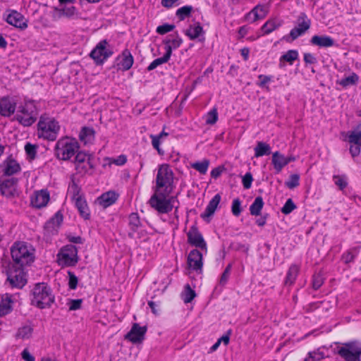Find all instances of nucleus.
I'll return each instance as SVG.
<instances>
[{
  "label": "nucleus",
  "instance_id": "1",
  "mask_svg": "<svg viewBox=\"0 0 361 361\" xmlns=\"http://www.w3.org/2000/svg\"><path fill=\"white\" fill-rule=\"evenodd\" d=\"M174 173L169 164L159 165L155 178V185L153 188L154 194L150 197L149 203L159 214H167L175 207V217L170 222L175 224L178 221V207L174 206L176 201L171 193L176 188Z\"/></svg>",
  "mask_w": 361,
  "mask_h": 361
},
{
  "label": "nucleus",
  "instance_id": "2",
  "mask_svg": "<svg viewBox=\"0 0 361 361\" xmlns=\"http://www.w3.org/2000/svg\"><path fill=\"white\" fill-rule=\"evenodd\" d=\"M128 235L130 238L141 242L148 240L153 234L154 229L149 222L140 217L137 213L133 212L128 217Z\"/></svg>",
  "mask_w": 361,
  "mask_h": 361
},
{
  "label": "nucleus",
  "instance_id": "3",
  "mask_svg": "<svg viewBox=\"0 0 361 361\" xmlns=\"http://www.w3.org/2000/svg\"><path fill=\"white\" fill-rule=\"evenodd\" d=\"M11 255L16 265L24 267L30 265L35 261V250L27 242L17 241L11 247Z\"/></svg>",
  "mask_w": 361,
  "mask_h": 361
},
{
  "label": "nucleus",
  "instance_id": "4",
  "mask_svg": "<svg viewBox=\"0 0 361 361\" xmlns=\"http://www.w3.org/2000/svg\"><path fill=\"white\" fill-rule=\"evenodd\" d=\"M31 304L37 308L50 307L55 301V296L49 286L46 283H37L30 292Z\"/></svg>",
  "mask_w": 361,
  "mask_h": 361
},
{
  "label": "nucleus",
  "instance_id": "5",
  "mask_svg": "<svg viewBox=\"0 0 361 361\" xmlns=\"http://www.w3.org/2000/svg\"><path fill=\"white\" fill-rule=\"evenodd\" d=\"M79 148V143L75 138L63 137L56 143L55 155L60 160L68 161L76 155Z\"/></svg>",
  "mask_w": 361,
  "mask_h": 361
},
{
  "label": "nucleus",
  "instance_id": "6",
  "mask_svg": "<svg viewBox=\"0 0 361 361\" xmlns=\"http://www.w3.org/2000/svg\"><path fill=\"white\" fill-rule=\"evenodd\" d=\"M37 126V133L39 137L51 141L56 139L60 130V126L54 118L44 114L40 117Z\"/></svg>",
  "mask_w": 361,
  "mask_h": 361
},
{
  "label": "nucleus",
  "instance_id": "7",
  "mask_svg": "<svg viewBox=\"0 0 361 361\" xmlns=\"http://www.w3.org/2000/svg\"><path fill=\"white\" fill-rule=\"evenodd\" d=\"M78 249L73 245H67L61 248L57 254V262L61 267H73L78 262Z\"/></svg>",
  "mask_w": 361,
  "mask_h": 361
},
{
  "label": "nucleus",
  "instance_id": "8",
  "mask_svg": "<svg viewBox=\"0 0 361 361\" xmlns=\"http://www.w3.org/2000/svg\"><path fill=\"white\" fill-rule=\"evenodd\" d=\"M75 170L80 173H86L95 166L94 157L85 152H78L74 159Z\"/></svg>",
  "mask_w": 361,
  "mask_h": 361
},
{
  "label": "nucleus",
  "instance_id": "9",
  "mask_svg": "<svg viewBox=\"0 0 361 361\" xmlns=\"http://www.w3.org/2000/svg\"><path fill=\"white\" fill-rule=\"evenodd\" d=\"M343 140L350 143V153L353 157H355L360 154L361 147V130L356 128L348 132L341 133Z\"/></svg>",
  "mask_w": 361,
  "mask_h": 361
},
{
  "label": "nucleus",
  "instance_id": "10",
  "mask_svg": "<svg viewBox=\"0 0 361 361\" xmlns=\"http://www.w3.org/2000/svg\"><path fill=\"white\" fill-rule=\"evenodd\" d=\"M338 353L345 361H359L361 345L355 342L346 343L338 348Z\"/></svg>",
  "mask_w": 361,
  "mask_h": 361
},
{
  "label": "nucleus",
  "instance_id": "11",
  "mask_svg": "<svg viewBox=\"0 0 361 361\" xmlns=\"http://www.w3.org/2000/svg\"><path fill=\"white\" fill-rule=\"evenodd\" d=\"M113 54L106 39L100 41L90 53V57L97 64H102Z\"/></svg>",
  "mask_w": 361,
  "mask_h": 361
},
{
  "label": "nucleus",
  "instance_id": "12",
  "mask_svg": "<svg viewBox=\"0 0 361 361\" xmlns=\"http://www.w3.org/2000/svg\"><path fill=\"white\" fill-rule=\"evenodd\" d=\"M71 190H73L72 199L80 216L84 219H89L90 211L85 197L80 193L79 188L76 185H73Z\"/></svg>",
  "mask_w": 361,
  "mask_h": 361
},
{
  "label": "nucleus",
  "instance_id": "13",
  "mask_svg": "<svg viewBox=\"0 0 361 361\" xmlns=\"http://www.w3.org/2000/svg\"><path fill=\"white\" fill-rule=\"evenodd\" d=\"M187 263L189 274L193 271L197 274H201L203 266V254L196 249L191 250L188 256Z\"/></svg>",
  "mask_w": 361,
  "mask_h": 361
},
{
  "label": "nucleus",
  "instance_id": "14",
  "mask_svg": "<svg viewBox=\"0 0 361 361\" xmlns=\"http://www.w3.org/2000/svg\"><path fill=\"white\" fill-rule=\"evenodd\" d=\"M311 25V21L305 13H301L298 18V25L293 28L290 32V37L292 40L296 39L300 36L305 33Z\"/></svg>",
  "mask_w": 361,
  "mask_h": 361
},
{
  "label": "nucleus",
  "instance_id": "15",
  "mask_svg": "<svg viewBox=\"0 0 361 361\" xmlns=\"http://www.w3.org/2000/svg\"><path fill=\"white\" fill-rule=\"evenodd\" d=\"M50 200V194L47 189L36 190L30 196V204L32 207L42 209L47 206Z\"/></svg>",
  "mask_w": 361,
  "mask_h": 361
},
{
  "label": "nucleus",
  "instance_id": "16",
  "mask_svg": "<svg viewBox=\"0 0 361 361\" xmlns=\"http://www.w3.org/2000/svg\"><path fill=\"white\" fill-rule=\"evenodd\" d=\"M187 237L189 244L207 252V243L196 226L190 228Z\"/></svg>",
  "mask_w": 361,
  "mask_h": 361
},
{
  "label": "nucleus",
  "instance_id": "17",
  "mask_svg": "<svg viewBox=\"0 0 361 361\" xmlns=\"http://www.w3.org/2000/svg\"><path fill=\"white\" fill-rule=\"evenodd\" d=\"M7 281L12 287L22 288L27 283V279L23 267L10 270L8 272Z\"/></svg>",
  "mask_w": 361,
  "mask_h": 361
},
{
  "label": "nucleus",
  "instance_id": "18",
  "mask_svg": "<svg viewBox=\"0 0 361 361\" xmlns=\"http://www.w3.org/2000/svg\"><path fill=\"white\" fill-rule=\"evenodd\" d=\"M146 332V326H141L137 323H134L125 338L135 344L140 343L144 341Z\"/></svg>",
  "mask_w": 361,
  "mask_h": 361
},
{
  "label": "nucleus",
  "instance_id": "19",
  "mask_svg": "<svg viewBox=\"0 0 361 361\" xmlns=\"http://www.w3.org/2000/svg\"><path fill=\"white\" fill-rule=\"evenodd\" d=\"M134 63V58L130 50L125 49L116 58V66L118 70L127 71Z\"/></svg>",
  "mask_w": 361,
  "mask_h": 361
},
{
  "label": "nucleus",
  "instance_id": "20",
  "mask_svg": "<svg viewBox=\"0 0 361 361\" xmlns=\"http://www.w3.org/2000/svg\"><path fill=\"white\" fill-rule=\"evenodd\" d=\"M269 11V8L265 5L258 4L245 16V20L249 23L264 19Z\"/></svg>",
  "mask_w": 361,
  "mask_h": 361
},
{
  "label": "nucleus",
  "instance_id": "21",
  "mask_svg": "<svg viewBox=\"0 0 361 361\" xmlns=\"http://www.w3.org/2000/svg\"><path fill=\"white\" fill-rule=\"evenodd\" d=\"M0 192L6 197H13L18 195L17 180L11 178L6 179L0 184Z\"/></svg>",
  "mask_w": 361,
  "mask_h": 361
},
{
  "label": "nucleus",
  "instance_id": "22",
  "mask_svg": "<svg viewBox=\"0 0 361 361\" xmlns=\"http://www.w3.org/2000/svg\"><path fill=\"white\" fill-rule=\"evenodd\" d=\"M6 21L18 28L24 30L27 27V20L25 17L19 12L16 11H11L6 18Z\"/></svg>",
  "mask_w": 361,
  "mask_h": 361
},
{
  "label": "nucleus",
  "instance_id": "23",
  "mask_svg": "<svg viewBox=\"0 0 361 361\" xmlns=\"http://www.w3.org/2000/svg\"><path fill=\"white\" fill-rule=\"evenodd\" d=\"M182 42L183 40L178 34L168 35L163 41L165 53H169V56H171L173 50L178 49Z\"/></svg>",
  "mask_w": 361,
  "mask_h": 361
},
{
  "label": "nucleus",
  "instance_id": "24",
  "mask_svg": "<svg viewBox=\"0 0 361 361\" xmlns=\"http://www.w3.org/2000/svg\"><path fill=\"white\" fill-rule=\"evenodd\" d=\"M16 297L10 294L1 295L0 300V316L8 314L13 310Z\"/></svg>",
  "mask_w": 361,
  "mask_h": 361
},
{
  "label": "nucleus",
  "instance_id": "25",
  "mask_svg": "<svg viewBox=\"0 0 361 361\" xmlns=\"http://www.w3.org/2000/svg\"><path fill=\"white\" fill-rule=\"evenodd\" d=\"M17 102L16 97H3L0 99V113H15Z\"/></svg>",
  "mask_w": 361,
  "mask_h": 361
},
{
  "label": "nucleus",
  "instance_id": "26",
  "mask_svg": "<svg viewBox=\"0 0 361 361\" xmlns=\"http://www.w3.org/2000/svg\"><path fill=\"white\" fill-rule=\"evenodd\" d=\"M312 44L319 47H331L335 45L334 39L328 35H314L310 39Z\"/></svg>",
  "mask_w": 361,
  "mask_h": 361
},
{
  "label": "nucleus",
  "instance_id": "27",
  "mask_svg": "<svg viewBox=\"0 0 361 361\" xmlns=\"http://www.w3.org/2000/svg\"><path fill=\"white\" fill-rule=\"evenodd\" d=\"M79 140L84 145L94 143L95 140V131L90 127H83L79 133Z\"/></svg>",
  "mask_w": 361,
  "mask_h": 361
},
{
  "label": "nucleus",
  "instance_id": "28",
  "mask_svg": "<svg viewBox=\"0 0 361 361\" xmlns=\"http://www.w3.org/2000/svg\"><path fill=\"white\" fill-rule=\"evenodd\" d=\"M220 201V195H215L214 197L209 201L204 212L201 214V217L204 220H209V219L214 214Z\"/></svg>",
  "mask_w": 361,
  "mask_h": 361
},
{
  "label": "nucleus",
  "instance_id": "29",
  "mask_svg": "<svg viewBox=\"0 0 361 361\" xmlns=\"http://www.w3.org/2000/svg\"><path fill=\"white\" fill-rule=\"evenodd\" d=\"M118 194L114 191H108L103 193L100 197H98L97 202L99 204L103 207H107L113 204L118 199Z\"/></svg>",
  "mask_w": 361,
  "mask_h": 361
},
{
  "label": "nucleus",
  "instance_id": "30",
  "mask_svg": "<svg viewBox=\"0 0 361 361\" xmlns=\"http://www.w3.org/2000/svg\"><path fill=\"white\" fill-rule=\"evenodd\" d=\"M169 136V133L163 130L159 135H150L149 137L152 141V147L157 151L159 155H163L164 152L160 147L161 144Z\"/></svg>",
  "mask_w": 361,
  "mask_h": 361
},
{
  "label": "nucleus",
  "instance_id": "31",
  "mask_svg": "<svg viewBox=\"0 0 361 361\" xmlns=\"http://www.w3.org/2000/svg\"><path fill=\"white\" fill-rule=\"evenodd\" d=\"M271 164L276 173H280L282 169L287 165L286 156L279 152H275L272 154Z\"/></svg>",
  "mask_w": 361,
  "mask_h": 361
},
{
  "label": "nucleus",
  "instance_id": "32",
  "mask_svg": "<svg viewBox=\"0 0 361 361\" xmlns=\"http://www.w3.org/2000/svg\"><path fill=\"white\" fill-rule=\"evenodd\" d=\"M300 269V266L295 264H293L290 266L285 279V284L286 286H292L295 283L298 276Z\"/></svg>",
  "mask_w": 361,
  "mask_h": 361
},
{
  "label": "nucleus",
  "instance_id": "33",
  "mask_svg": "<svg viewBox=\"0 0 361 361\" xmlns=\"http://www.w3.org/2000/svg\"><path fill=\"white\" fill-rule=\"evenodd\" d=\"M298 58V51L295 49L288 50L284 54H283L279 59V66L283 67L285 66L284 62H288L290 65H292L296 59Z\"/></svg>",
  "mask_w": 361,
  "mask_h": 361
},
{
  "label": "nucleus",
  "instance_id": "34",
  "mask_svg": "<svg viewBox=\"0 0 361 361\" xmlns=\"http://www.w3.org/2000/svg\"><path fill=\"white\" fill-rule=\"evenodd\" d=\"M282 25V20L274 18L267 20L262 27V30L264 35H267Z\"/></svg>",
  "mask_w": 361,
  "mask_h": 361
},
{
  "label": "nucleus",
  "instance_id": "35",
  "mask_svg": "<svg viewBox=\"0 0 361 361\" xmlns=\"http://www.w3.org/2000/svg\"><path fill=\"white\" fill-rule=\"evenodd\" d=\"M185 33L190 39H195L203 33V28L200 23H196L190 25Z\"/></svg>",
  "mask_w": 361,
  "mask_h": 361
},
{
  "label": "nucleus",
  "instance_id": "36",
  "mask_svg": "<svg viewBox=\"0 0 361 361\" xmlns=\"http://www.w3.org/2000/svg\"><path fill=\"white\" fill-rule=\"evenodd\" d=\"M194 8L190 5H185L179 8L176 11V17L180 20L183 21L186 18L190 17Z\"/></svg>",
  "mask_w": 361,
  "mask_h": 361
},
{
  "label": "nucleus",
  "instance_id": "37",
  "mask_svg": "<svg viewBox=\"0 0 361 361\" xmlns=\"http://www.w3.org/2000/svg\"><path fill=\"white\" fill-rule=\"evenodd\" d=\"M254 150L255 157H260L264 155H269L271 153V147L266 142H258Z\"/></svg>",
  "mask_w": 361,
  "mask_h": 361
},
{
  "label": "nucleus",
  "instance_id": "38",
  "mask_svg": "<svg viewBox=\"0 0 361 361\" xmlns=\"http://www.w3.org/2000/svg\"><path fill=\"white\" fill-rule=\"evenodd\" d=\"M127 161L126 156L121 154L116 158L105 157L103 160V166H111L112 164L123 166Z\"/></svg>",
  "mask_w": 361,
  "mask_h": 361
},
{
  "label": "nucleus",
  "instance_id": "39",
  "mask_svg": "<svg viewBox=\"0 0 361 361\" xmlns=\"http://www.w3.org/2000/svg\"><path fill=\"white\" fill-rule=\"evenodd\" d=\"M4 171L6 175L12 176L20 171V166L16 160L11 159L6 162Z\"/></svg>",
  "mask_w": 361,
  "mask_h": 361
},
{
  "label": "nucleus",
  "instance_id": "40",
  "mask_svg": "<svg viewBox=\"0 0 361 361\" xmlns=\"http://www.w3.org/2000/svg\"><path fill=\"white\" fill-rule=\"evenodd\" d=\"M63 221V216L59 212H57L47 224L46 228L47 230L51 229L53 231H57Z\"/></svg>",
  "mask_w": 361,
  "mask_h": 361
},
{
  "label": "nucleus",
  "instance_id": "41",
  "mask_svg": "<svg viewBox=\"0 0 361 361\" xmlns=\"http://www.w3.org/2000/svg\"><path fill=\"white\" fill-rule=\"evenodd\" d=\"M263 206L264 202L262 198L261 197H256L250 207V214L253 216L259 215Z\"/></svg>",
  "mask_w": 361,
  "mask_h": 361
},
{
  "label": "nucleus",
  "instance_id": "42",
  "mask_svg": "<svg viewBox=\"0 0 361 361\" xmlns=\"http://www.w3.org/2000/svg\"><path fill=\"white\" fill-rule=\"evenodd\" d=\"M59 13V16H65L68 18H74L78 16V11L75 6H64L61 8L56 9Z\"/></svg>",
  "mask_w": 361,
  "mask_h": 361
},
{
  "label": "nucleus",
  "instance_id": "43",
  "mask_svg": "<svg viewBox=\"0 0 361 361\" xmlns=\"http://www.w3.org/2000/svg\"><path fill=\"white\" fill-rule=\"evenodd\" d=\"M16 119L23 126H30L35 123L37 118L32 114H16Z\"/></svg>",
  "mask_w": 361,
  "mask_h": 361
},
{
  "label": "nucleus",
  "instance_id": "44",
  "mask_svg": "<svg viewBox=\"0 0 361 361\" xmlns=\"http://www.w3.org/2000/svg\"><path fill=\"white\" fill-rule=\"evenodd\" d=\"M209 166V161L207 159L202 161H197L191 164V167L197 171L201 174H205Z\"/></svg>",
  "mask_w": 361,
  "mask_h": 361
},
{
  "label": "nucleus",
  "instance_id": "45",
  "mask_svg": "<svg viewBox=\"0 0 361 361\" xmlns=\"http://www.w3.org/2000/svg\"><path fill=\"white\" fill-rule=\"evenodd\" d=\"M171 59V56H169V53L166 54V53L162 57L157 58L154 59L148 66H147V71H151L154 69H155L157 67H158L160 65H162L164 63H167L169 59Z\"/></svg>",
  "mask_w": 361,
  "mask_h": 361
},
{
  "label": "nucleus",
  "instance_id": "46",
  "mask_svg": "<svg viewBox=\"0 0 361 361\" xmlns=\"http://www.w3.org/2000/svg\"><path fill=\"white\" fill-rule=\"evenodd\" d=\"M358 80L359 76L356 73H353L350 75L341 79L340 81V85L344 87H346L348 86L355 85Z\"/></svg>",
  "mask_w": 361,
  "mask_h": 361
},
{
  "label": "nucleus",
  "instance_id": "47",
  "mask_svg": "<svg viewBox=\"0 0 361 361\" xmlns=\"http://www.w3.org/2000/svg\"><path fill=\"white\" fill-rule=\"evenodd\" d=\"M333 180L340 190H344L348 185V178L345 175H334Z\"/></svg>",
  "mask_w": 361,
  "mask_h": 361
},
{
  "label": "nucleus",
  "instance_id": "48",
  "mask_svg": "<svg viewBox=\"0 0 361 361\" xmlns=\"http://www.w3.org/2000/svg\"><path fill=\"white\" fill-rule=\"evenodd\" d=\"M196 296L195 290H193L188 284L185 286L184 291L182 293V298L185 303L190 302Z\"/></svg>",
  "mask_w": 361,
  "mask_h": 361
},
{
  "label": "nucleus",
  "instance_id": "49",
  "mask_svg": "<svg viewBox=\"0 0 361 361\" xmlns=\"http://www.w3.org/2000/svg\"><path fill=\"white\" fill-rule=\"evenodd\" d=\"M32 334V327L29 325H26L18 329L16 336L22 339H27L31 336Z\"/></svg>",
  "mask_w": 361,
  "mask_h": 361
},
{
  "label": "nucleus",
  "instance_id": "50",
  "mask_svg": "<svg viewBox=\"0 0 361 361\" xmlns=\"http://www.w3.org/2000/svg\"><path fill=\"white\" fill-rule=\"evenodd\" d=\"M82 302V299H68L66 305L69 311H75L81 309Z\"/></svg>",
  "mask_w": 361,
  "mask_h": 361
},
{
  "label": "nucleus",
  "instance_id": "51",
  "mask_svg": "<svg viewBox=\"0 0 361 361\" xmlns=\"http://www.w3.org/2000/svg\"><path fill=\"white\" fill-rule=\"evenodd\" d=\"M37 146L36 145H32L30 142L26 143L25 145V151L27 154V159L30 160H33L37 154Z\"/></svg>",
  "mask_w": 361,
  "mask_h": 361
},
{
  "label": "nucleus",
  "instance_id": "52",
  "mask_svg": "<svg viewBox=\"0 0 361 361\" xmlns=\"http://www.w3.org/2000/svg\"><path fill=\"white\" fill-rule=\"evenodd\" d=\"M358 253V250L357 248H353L343 253L342 255V259L345 263L348 264L353 262L355 257Z\"/></svg>",
  "mask_w": 361,
  "mask_h": 361
},
{
  "label": "nucleus",
  "instance_id": "53",
  "mask_svg": "<svg viewBox=\"0 0 361 361\" xmlns=\"http://www.w3.org/2000/svg\"><path fill=\"white\" fill-rule=\"evenodd\" d=\"M38 109L36 106V103L35 101H26L25 103V106L21 111V113H35L37 111Z\"/></svg>",
  "mask_w": 361,
  "mask_h": 361
},
{
  "label": "nucleus",
  "instance_id": "54",
  "mask_svg": "<svg viewBox=\"0 0 361 361\" xmlns=\"http://www.w3.org/2000/svg\"><path fill=\"white\" fill-rule=\"evenodd\" d=\"M300 177L298 174H293L290 176L289 180L286 183V186L293 189L299 185Z\"/></svg>",
  "mask_w": 361,
  "mask_h": 361
},
{
  "label": "nucleus",
  "instance_id": "55",
  "mask_svg": "<svg viewBox=\"0 0 361 361\" xmlns=\"http://www.w3.org/2000/svg\"><path fill=\"white\" fill-rule=\"evenodd\" d=\"M295 205L291 199H288L281 209L282 213L288 214L295 209Z\"/></svg>",
  "mask_w": 361,
  "mask_h": 361
},
{
  "label": "nucleus",
  "instance_id": "56",
  "mask_svg": "<svg viewBox=\"0 0 361 361\" xmlns=\"http://www.w3.org/2000/svg\"><path fill=\"white\" fill-rule=\"evenodd\" d=\"M68 286L70 289L75 290L77 288L78 279V277L72 272L68 271Z\"/></svg>",
  "mask_w": 361,
  "mask_h": 361
},
{
  "label": "nucleus",
  "instance_id": "57",
  "mask_svg": "<svg viewBox=\"0 0 361 361\" xmlns=\"http://www.w3.org/2000/svg\"><path fill=\"white\" fill-rule=\"evenodd\" d=\"M231 211L234 216H238L241 213V202L239 199H235L232 202Z\"/></svg>",
  "mask_w": 361,
  "mask_h": 361
},
{
  "label": "nucleus",
  "instance_id": "58",
  "mask_svg": "<svg viewBox=\"0 0 361 361\" xmlns=\"http://www.w3.org/2000/svg\"><path fill=\"white\" fill-rule=\"evenodd\" d=\"M175 28L173 25L164 24L157 27V32L159 35H164L167 32H171Z\"/></svg>",
  "mask_w": 361,
  "mask_h": 361
},
{
  "label": "nucleus",
  "instance_id": "59",
  "mask_svg": "<svg viewBox=\"0 0 361 361\" xmlns=\"http://www.w3.org/2000/svg\"><path fill=\"white\" fill-rule=\"evenodd\" d=\"M253 181L252 176L250 173H246L243 177V185L245 189H249L251 188L252 183Z\"/></svg>",
  "mask_w": 361,
  "mask_h": 361
},
{
  "label": "nucleus",
  "instance_id": "60",
  "mask_svg": "<svg viewBox=\"0 0 361 361\" xmlns=\"http://www.w3.org/2000/svg\"><path fill=\"white\" fill-rule=\"evenodd\" d=\"M258 78L259 80V82L257 83L258 85L261 87H264L271 80L272 77L269 75H259Z\"/></svg>",
  "mask_w": 361,
  "mask_h": 361
},
{
  "label": "nucleus",
  "instance_id": "61",
  "mask_svg": "<svg viewBox=\"0 0 361 361\" xmlns=\"http://www.w3.org/2000/svg\"><path fill=\"white\" fill-rule=\"evenodd\" d=\"M179 0H161V6L166 8H172L173 6L179 5Z\"/></svg>",
  "mask_w": 361,
  "mask_h": 361
},
{
  "label": "nucleus",
  "instance_id": "62",
  "mask_svg": "<svg viewBox=\"0 0 361 361\" xmlns=\"http://www.w3.org/2000/svg\"><path fill=\"white\" fill-rule=\"evenodd\" d=\"M323 283V279L320 275H314L313 277L312 286L314 289H318Z\"/></svg>",
  "mask_w": 361,
  "mask_h": 361
},
{
  "label": "nucleus",
  "instance_id": "63",
  "mask_svg": "<svg viewBox=\"0 0 361 361\" xmlns=\"http://www.w3.org/2000/svg\"><path fill=\"white\" fill-rule=\"evenodd\" d=\"M21 357L25 361H35V357L30 353L27 348L22 351Z\"/></svg>",
  "mask_w": 361,
  "mask_h": 361
},
{
  "label": "nucleus",
  "instance_id": "64",
  "mask_svg": "<svg viewBox=\"0 0 361 361\" xmlns=\"http://www.w3.org/2000/svg\"><path fill=\"white\" fill-rule=\"evenodd\" d=\"M304 61L306 63L314 64L317 62L315 56L310 53H305L304 54Z\"/></svg>",
  "mask_w": 361,
  "mask_h": 361
}]
</instances>
